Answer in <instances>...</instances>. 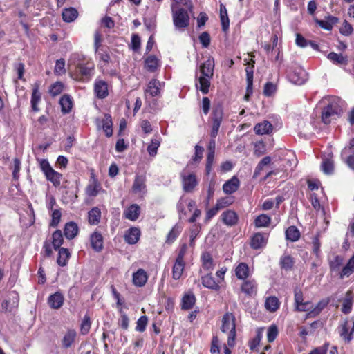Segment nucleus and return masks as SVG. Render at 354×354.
Returning <instances> with one entry per match:
<instances>
[{"label":"nucleus","instance_id":"nucleus-1","mask_svg":"<svg viewBox=\"0 0 354 354\" xmlns=\"http://www.w3.org/2000/svg\"><path fill=\"white\" fill-rule=\"evenodd\" d=\"M321 103L324 105L322 111V120L326 124H330L333 120H336L342 112V101L339 97H325L322 100Z\"/></svg>","mask_w":354,"mask_h":354},{"label":"nucleus","instance_id":"nucleus-2","mask_svg":"<svg viewBox=\"0 0 354 354\" xmlns=\"http://www.w3.org/2000/svg\"><path fill=\"white\" fill-rule=\"evenodd\" d=\"M214 70V59L213 57H209L200 66V72L201 76L198 78L200 84V91L203 94L209 93V88L210 86V80L213 77Z\"/></svg>","mask_w":354,"mask_h":354},{"label":"nucleus","instance_id":"nucleus-3","mask_svg":"<svg viewBox=\"0 0 354 354\" xmlns=\"http://www.w3.org/2000/svg\"><path fill=\"white\" fill-rule=\"evenodd\" d=\"M221 330L223 333H228L227 345L233 347L235 344L236 336L235 317L232 313H226L222 318V326Z\"/></svg>","mask_w":354,"mask_h":354},{"label":"nucleus","instance_id":"nucleus-4","mask_svg":"<svg viewBox=\"0 0 354 354\" xmlns=\"http://www.w3.org/2000/svg\"><path fill=\"white\" fill-rule=\"evenodd\" d=\"M171 12L173 23L175 28L178 30H184L189 26L190 17L189 12L183 8H175L171 6Z\"/></svg>","mask_w":354,"mask_h":354},{"label":"nucleus","instance_id":"nucleus-5","mask_svg":"<svg viewBox=\"0 0 354 354\" xmlns=\"http://www.w3.org/2000/svg\"><path fill=\"white\" fill-rule=\"evenodd\" d=\"M223 108L221 104L218 103L214 105L211 114L212 130L210 136L212 138H215L218 135L219 128L223 121Z\"/></svg>","mask_w":354,"mask_h":354},{"label":"nucleus","instance_id":"nucleus-6","mask_svg":"<svg viewBox=\"0 0 354 354\" xmlns=\"http://www.w3.org/2000/svg\"><path fill=\"white\" fill-rule=\"evenodd\" d=\"M40 168L46 179L50 181L55 187L60 185L62 174L55 171L47 160L44 159L41 160Z\"/></svg>","mask_w":354,"mask_h":354},{"label":"nucleus","instance_id":"nucleus-7","mask_svg":"<svg viewBox=\"0 0 354 354\" xmlns=\"http://www.w3.org/2000/svg\"><path fill=\"white\" fill-rule=\"evenodd\" d=\"M146 181L145 175H136L131 187L132 192L140 197H143L147 192Z\"/></svg>","mask_w":354,"mask_h":354},{"label":"nucleus","instance_id":"nucleus-8","mask_svg":"<svg viewBox=\"0 0 354 354\" xmlns=\"http://www.w3.org/2000/svg\"><path fill=\"white\" fill-rule=\"evenodd\" d=\"M288 76L291 82L301 85L306 82L308 75L303 68L297 66L290 71Z\"/></svg>","mask_w":354,"mask_h":354},{"label":"nucleus","instance_id":"nucleus-9","mask_svg":"<svg viewBox=\"0 0 354 354\" xmlns=\"http://www.w3.org/2000/svg\"><path fill=\"white\" fill-rule=\"evenodd\" d=\"M180 178L182 179V184L183 190L185 192H192L198 185V180L194 174H185L184 171L181 172Z\"/></svg>","mask_w":354,"mask_h":354},{"label":"nucleus","instance_id":"nucleus-10","mask_svg":"<svg viewBox=\"0 0 354 354\" xmlns=\"http://www.w3.org/2000/svg\"><path fill=\"white\" fill-rule=\"evenodd\" d=\"M165 86V82H161L157 79H152L147 84L145 91V97H158L160 95L161 87Z\"/></svg>","mask_w":354,"mask_h":354},{"label":"nucleus","instance_id":"nucleus-11","mask_svg":"<svg viewBox=\"0 0 354 354\" xmlns=\"http://www.w3.org/2000/svg\"><path fill=\"white\" fill-rule=\"evenodd\" d=\"M268 239V234L266 233L257 232L254 234L251 240V248L257 250L264 247Z\"/></svg>","mask_w":354,"mask_h":354},{"label":"nucleus","instance_id":"nucleus-12","mask_svg":"<svg viewBox=\"0 0 354 354\" xmlns=\"http://www.w3.org/2000/svg\"><path fill=\"white\" fill-rule=\"evenodd\" d=\"M91 245L93 250L100 252L103 249L104 239L102 234L98 231H95L90 236Z\"/></svg>","mask_w":354,"mask_h":354},{"label":"nucleus","instance_id":"nucleus-13","mask_svg":"<svg viewBox=\"0 0 354 354\" xmlns=\"http://www.w3.org/2000/svg\"><path fill=\"white\" fill-rule=\"evenodd\" d=\"M203 286L208 289L218 291L220 290V281H215L211 273H207L201 277Z\"/></svg>","mask_w":354,"mask_h":354},{"label":"nucleus","instance_id":"nucleus-14","mask_svg":"<svg viewBox=\"0 0 354 354\" xmlns=\"http://www.w3.org/2000/svg\"><path fill=\"white\" fill-rule=\"evenodd\" d=\"M221 218L223 223L227 226L232 227L235 225L239 221L237 214L232 210H227L222 213Z\"/></svg>","mask_w":354,"mask_h":354},{"label":"nucleus","instance_id":"nucleus-15","mask_svg":"<svg viewBox=\"0 0 354 354\" xmlns=\"http://www.w3.org/2000/svg\"><path fill=\"white\" fill-rule=\"evenodd\" d=\"M64 301V295L59 292H56L48 298V304L53 309H59L63 306Z\"/></svg>","mask_w":354,"mask_h":354},{"label":"nucleus","instance_id":"nucleus-16","mask_svg":"<svg viewBox=\"0 0 354 354\" xmlns=\"http://www.w3.org/2000/svg\"><path fill=\"white\" fill-rule=\"evenodd\" d=\"M94 91L98 98L104 99L108 94V84L104 80H96L94 85Z\"/></svg>","mask_w":354,"mask_h":354},{"label":"nucleus","instance_id":"nucleus-17","mask_svg":"<svg viewBox=\"0 0 354 354\" xmlns=\"http://www.w3.org/2000/svg\"><path fill=\"white\" fill-rule=\"evenodd\" d=\"M77 337V332L75 329H68L62 339V346L64 348H70L75 342Z\"/></svg>","mask_w":354,"mask_h":354},{"label":"nucleus","instance_id":"nucleus-18","mask_svg":"<svg viewBox=\"0 0 354 354\" xmlns=\"http://www.w3.org/2000/svg\"><path fill=\"white\" fill-rule=\"evenodd\" d=\"M140 230L136 227H133L129 228L124 234V240L125 241L130 244H136L140 239Z\"/></svg>","mask_w":354,"mask_h":354},{"label":"nucleus","instance_id":"nucleus-19","mask_svg":"<svg viewBox=\"0 0 354 354\" xmlns=\"http://www.w3.org/2000/svg\"><path fill=\"white\" fill-rule=\"evenodd\" d=\"M239 185L240 181L239 178L236 176H234L223 184V190L225 194H231L239 189Z\"/></svg>","mask_w":354,"mask_h":354},{"label":"nucleus","instance_id":"nucleus-20","mask_svg":"<svg viewBox=\"0 0 354 354\" xmlns=\"http://www.w3.org/2000/svg\"><path fill=\"white\" fill-rule=\"evenodd\" d=\"M39 84L35 83L33 86L32 95H31V107L33 111L38 112L39 109L38 108V104L41 101V93L39 91Z\"/></svg>","mask_w":354,"mask_h":354},{"label":"nucleus","instance_id":"nucleus-21","mask_svg":"<svg viewBox=\"0 0 354 354\" xmlns=\"http://www.w3.org/2000/svg\"><path fill=\"white\" fill-rule=\"evenodd\" d=\"M147 279V274L143 269H138V271L133 274V283L138 287L144 286Z\"/></svg>","mask_w":354,"mask_h":354},{"label":"nucleus","instance_id":"nucleus-22","mask_svg":"<svg viewBox=\"0 0 354 354\" xmlns=\"http://www.w3.org/2000/svg\"><path fill=\"white\" fill-rule=\"evenodd\" d=\"M140 214V207L137 204L131 205L124 212V216L127 219L136 221Z\"/></svg>","mask_w":354,"mask_h":354},{"label":"nucleus","instance_id":"nucleus-23","mask_svg":"<svg viewBox=\"0 0 354 354\" xmlns=\"http://www.w3.org/2000/svg\"><path fill=\"white\" fill-rule=\"evenodd\" d=\"M272 124L267 120L257 124L254 128L255 133L258 135L269 134L272 131Z\"/></svg>","mask_w":354,"mask_h":354},{"label":"nucleus","instance_id":"nucleus-24","mask_svg":"<svg viewBox=\"0 0 354 354\" xmlns=\"http://www.w3.org/2000/svg\"><path fill=\"white\" fill-rule=\"evenodd\" d=\"M78 226L74 222H68L65 225L64 233L66 239H73L78 233Z\"/></svg>","mask_w":354,"mask_h":354},{"label":"nucleus","instance_id":"nucleus-25","mask_svg":"<svg viewBox=\"0 0 354 354\" xmlns=\"http://www.w3.org/2000/svg\"><path fill=\"white\" fill-rule=\"evenodd\" d=\"M101 210L97 207H93L88 212V222L90 225H96L100 222Z\"/></svg>","mask_w":354,"mask_h":354},{"label":"nucleus","instance_id":"nucleus-26","mask_svg":"<svg viewBox=\"0 0 354 354\" xmlns=\"http://www.w3.org/2000/svg\"><path fill=\"white\" fill-rule=\"evenodd\" d=\"M330 299L327 298L319 301L315 307L313 306V309L310 312L306 315V318L314 317L319 315L321 311L329 304Z\"/></svg>","mask_w":354,"mask_h":354},{"label":"nucleus","instance_id":"nucleus-27","mask_svg":"<svg viewBox=\"0 0 354 354\" xmlns=\"http://www.w3.org/2000/svg\"><path fill=\"white\" fill-rule=\"evenodd\" d=\"M201 261L203 268L207 272H211L214 268V261L212 255L208 252H205L201 254Z\"/></svg>","mask_w":354,"mask_h":354},{"label":"nucleus","instance_id":"nucleus-28","mask_svg":"<svg viewBox=\"0 0 354 354\" xmlns=\"http://www.w3.org/2000/svg\"><path fill=\"white\" fill-rule=\"evenodd\" d=\"M159 66V60L153 55L148 56L145 60V68L149 72H155Z\"/></svg>","mask_w":354,"mask_h":354},{"label":"nucleus","instance_id":"nucleus-29","mask_svg":"<svg viewBox=\"0 0 354 354\" xmlns=\"http://www.w3.org/2000/svg\"><path fill=\"white\" fill-rule=\"evenodd\" d=\"M241 289L245 295L251 296L256 292L257 283L254 280L244 281L241 285Z\"/></svg>","mask_w":354,"mask_h":354},{"label":"nucleus","instance_id":"nucleus-30","mask_svg":"<svg viewBox=\"0 0 354 354\" xmlns=\"http://www.w3.org/2000/svg\"><path fill=\"white\" fill-rule=\"evenodd\" d=\"M183 230V227L178 223L176 224L169 231L167 236L166 243L171 244L174 243L178 236L180 235Z\"/></svg>","mask_w":354,"mask_h":354},{"label":"nucleus","instance_id":"nucleus-31","mask_svg":"<svg viewBox=\"0 0 354 354\" xmlns=\"http://www.w3.org/2000/svg\"><path fill=\"white\" fill-rule=\"evenodd\" d=\"M77 10L72 7L64 8L62 11V18L65 22H72L77 19Z\"/></svg>","mask_w":354,"mask_h":354},{"label":"nucleus","instance_id":"nucleus-32","mask_svg":"<svg viewBox=\"0 0 354 354\" xmlns=\"http://www.w3.org/2000/svg\"><path fill=\"white\" fill-rule=\"evenodd\" d=\"M220 18L222 26V30L226 32L229 29L230 20L227 15V11L223 4L220 5Z\"/></svg>","mask_w":354,"mask_h":354},{"label":"nucleus","instance_id":"nucleus-33","mask_svg":"<svg viewBox=\"0 0 354 354\" xmlns=\"http://www.w3.org/2000/svg\"><path fill=\"white\" fill-rule=\"evenodd\" d=\"M196 302V297L192 293L186 294L183 296L181 301V308L183 310H189L192 308Z\"/></svg>","mask_w":354,"mask_h":354},{"label":"nucleus","instance_id":"nucleus-34","mask_svg":"<svg viewBox=\"0 0 354 354\" xmlns=\"http://www.w3.org/2000/svg\"><path fill=\"white\" fill-rule=\"evenodd\" d=\"M280 302L277 297H268L265 301L266 310L271 313L277 311L279 308Z\"/></svg>","mask_w":354,"mask_h":354},{"label":"nucleus","instance_id":"nucleus-35","mask_svg":"<svg viewBox=\"0 0 354 354\" xmlns=\"http://www.w3.org/2000/svg\"><path fill=\"white\" fill-rule=\"evenodd\" d=\"M335 169L334 161L331 158L323 159L321 164V170L327 175L333 174Z\"/></svg>","mask_w":354,"mask_h":354},{"label":"nucleus","instance_id":"nucleus-36","mask_svg":"<svg viewBox=\"0 0 354 354\" xmlns=\"http://www.w3.org/2000/svg\"><path fill=\"white\" fill-rule=\"evenodd\" d=\"M327 57L335 64L346 66L348 64L347 57L344 56L342 54L331 52L327 55Z\"/></svg>","mask_w":354,"mask_h":354},{"label":"nucleus","instance_id":"nucleus-37","mask_svg":"<svg viewBox=\"0 0 354 354\" xmlns=\"http://www.w3.org/2000/svg\"><path fill=\"white\" fill-rule=\"evenodd\" d=\"M59 104L62 107V112L64 114L68 113L72 109L73 102L68 95H64L59 100Z\"/></svg>","mask_w":354,"mask_h":354},{"label":"nucleus","instance_id":"nucleus-38","mask_svg":"<svg viewBox=\"0 0 354 354\" xmlns=\"http://www.w3.org/2000/svg\"><path fill=\"white\" fill-rule=\"evenodd\" d=\"M235 274L239 279H245L249 277V267L245 263H240L235 268Z\"/></svg>","mask_w":354,"mask_h":354},{"label":"nucleus","instance_id":"nucleus-39","mask_svg":"<svg viewBox=\"0 0 354 354\" xmlns=\"http://www.w3.org/2000/svg\"><path fill=\"white\" fill-rule=\"evenodd\" d=\"M185 261H175L174 265L172 269V277L175 280L179 279L183 272L185 268Z\"/></svg>","mask_w":354,"mask_h":354},{"label":"nucleus","instance_id":"nucleus-40","mask_svg":"<svg viewBox=\"0 0 354 354\" xmlns=\"http://www.w3.org/2000/svg\"><path fill=\"white\" fill-rule=\"evenodd\" d=\"M71 256V254L68 249L61 248L59 250L58 257L57 263L59 266H65L68 263V260Z\"/></svg>","mask_w":354,"mask_h":354},{"label":"nucleus","instance_id":"nucleus-41","mask_svg":"<svg viewBox=\"0 0 354 354\" xmlns=\"http://www.w3.org/2000/svg\"><path fill=\"white\" fill-rule=\"evenodd\" d=\"M286 238L292 242L297 241L300 238V232L295 226H290L286 230Z\"/></svg>","mask_w":354,"mask_h":354},{"label":"nucleus","instance_id":"nucleus-42","mask_svg":"<svg viewBox=\"0 0 354 354\" xmlns=\"http://www.w3.org/2000/svg\"><path fill=\"white\" fill-rule=\"evenodd\" d=\"M352 293L351 291L348 290L346 292V297L343 301L342 312L344 314L350 313L352 310Z\"/></svg>","mask_w":354,"mask_h":354},{"label":"nucleus","instance_id":"nucleus-43","mask_svg":"<svg viewBox=\"0 0 354 354\" xmlns=\"http://www.w3.org/2000/svg\"><path fill=\"white\" fill-rule=\"evenodd\" d=\"M64 241L63 235L60 230H55L52 235V245L55 250H59Z\"/></svg>","mask_w":354,"mask_h":354},{"label":"nucleus","instance_id":"nucleus-44","mask_svg":"<svg viewBox=\"0 0 354 354\" xmlns=\"http://www.w3.org/2000/svg\"><path fill=\"white\" fill-rule=\"evenodd\" d=\"M294 264V259L290 255L284 254L280 259V265L282 269L290 270L293 268Z\"/></svg>","mask_w":354,"mask_h":354},{"label":"nucleus","instance_id":"nucleus-45","mask_svg":"<svg viewBox=\"0 0 354 354\" xmlns=\"http://www.w3.org/2000/svg\"><path fill=\"white\" fill-rule=\"evenodd\" d=\"M354 272V254L348 260L346 266L342 268L340 273V278L343 279L344 277H348Z\"/></svg>","mask_w":354,"mask_h":354},{"label":"nucleus","instance_id":"nucleus-46","mask_svg":"<svg viewBox=\"0 0 354 354\" xmlns=\"http://www.w3.org/2000/svg\"><path fill=\"white\" fill-rule=\"evenodd\" d=\"M112 120L110 115H105L104 118L102 120L103 129L106 133V136L110 137L113 134L112 129Z\"/></svg>","mask_w":354,"mask_h":354},{"label":"nucleus","instance_id":"nucleus-47","mask_svg":"<svg viewBox=\"0 0 354 354\" xmlns=\"http://www.w3.org/2000/svg\"><path fill=\"white\" fill-rule=\"evenodd\" d=\"M271 218L266 214L258 216L255 219V225L257 227H267L270 224Z\"/></svg>","mask_w":354,"mask_h":354},{"label":"nucleus","instance_id":"nucleus-48","mask_svg":"<svg viewBox=\"0 0 354 354\" xmlns=\"http://www.w3.org/2000/svg\"><path fill=\"white\" fill-rule=\"evenodd\" d=\"M91 326V322L89 316L88 315H84L80 325L81 334L84 335L88 334L90 331Z\"/></svg>","mask_w":354,"mask_h":354},{"label":"nucleus","instance_id":"nucleus-49","mask_svg":"<svg viewBox=\"0 0 354 354\" xmlns=\"http://www.w3.org/2000/svg\"><path fill=\"white\" fill-rule=\"evenodd\" d=\"M252 67H247L245 68L246 72V80H247V88L246 91L248 93H252V84H253V68Z\"/></svg>","mask_w":354,"mask_h":354},{"label":"nucleus","instance_id":"nucleus-50","mask_svg":"<svg viewBox=\"0 0 354 354\" xmlns=\"http://www.w3.org/2000/svg\"><path fill=\"white\" fill-rule=\"evenodd\" d=\"M100 189V185L95 181L91 184H89L86 188V193L88 196H96L98 194Z\"/></svg>","mask_w":354,"mask_h":354},{"label":"nucleus","instance_id":"nucleus-51","mask_svg":"<svg viewBox=\"0 0 354 354\" xmlns=\"http://www.w3.org/2000/svg\"><path fill=\"white\" fill-rule=\"evenodd\" d=\"M63 83L61 82H56L50 86L49 88V93L53 97H55L61 94L63 91Z\"/></svg>","mask_w":354,"mask_h":354},{"label":"nucleus","instance_id":"nucleus-52","mask_svg":"<svg viewBox=\"0 0 354 354\" xmlns=\"http://www.w3.org/2000/svg\"><path fill=\"white\" fill-rule=\"evenodd\" d=\"M148 323V317L146 315L141 316L136 322V330L142 333L145 330Z\"/></svg>","mask_w":354,"mask_h":354},{"label":"nucleus","instance_id":"nucleus-53","mask_svg":"<svg viewBox=\"0 0 354 354\" xmlns=\"http://www.w3.org/2000/svg\"><path fill=\"white\" fill-rule=\"evenodd\" d=\"M347 324H348V321H345L344 322V324H342L340 330H339V335L343 339L347 340L348 342H350L353 338V337H352L353 333L351 332L350 334H348V328Z\"/></svg>","mask_w":354,"mask_h":354},{"label":"nucleus","instance_id":"nucleus-54","mask_svg":"<svg viewBox=\"0 0 354 354\" xmlns=\"http://www.w3.org/2000/svg\"><path fill=\"white\" fill-rule=\"evenodd\" d=\"M271 162V158L270 156L264 157L257 165L255 168L254 176H257L261 171L263 169V167L269 165Z\"/></svg>","mask_w":354,"mask_h":354},{"label":"nucleus","instance_id":"nucleus-55","mask_svg":"<svg viewBox=\"0 0 354 354\" xmlns=\"http://www.w3.org/2000/svg\"><path fill=\"white\" fill-rule=\"evenodd\" d=\"M160 146V142L156 139L151 140V143L147 147V151L151 156H155L157 154L158 149Z\"/></svg>","mask_w":354,"mask_h":354},{"label":"nucleus","instance_id":"nucleus-56","mask_svg":"<svg viewBox=\"0 0 354 354\" xmlns=\"http://www.w3.org/2000/svg\"><path fill=\"white\" fill-rule=\"evenodd\" d=\"M120 318L119 319V324L122 329L127 330L129 328V319L122 308L120 309Z\"/></svg>","mask_w":354,"mask_h":354},{"label":"nucleus","instance_id":"nucleus-57","mask_svg":"<svg viewBox=\"0 0 354 354\" xmlns=\"http://www.w3.org/2000/svg\"><path fill=\"white\" fill-rule=\"evenodd\" d=\"M266 145L263 142L259 141L254 144V153L257 156L259 157L266 153Z\"/></svg>","mask_w":354,"mask_h":354},{"label":"nucleus","instance_id":"nucleus-58","mask_svg":"<svg viewBox=\"0 0 354 354\" xmlns=\"http://www.w3.org/2000/svg\"><path fill=\"white\" fill-rule=\"evenodd\" d=\"M62 216V213L59 209H54L53 210L52 214H51V221H50V226L52 227H57L60 222Z\"/></svg>","mask_w":354,"mask_h":354},{"label":"nucleus","instance_id":"nucleus-59","mask_svg":"<svg viewBox=\"0 0 354 354\" xmlns=\"http://www.w3.org/2000/svg\"><path fill=\"white\" fill-rule=\"evenodd\" d=\"M278 335V329L275 325L270 326L268 329L267 338L269 342H272Z\"/></svg>","mask_w":354,"mask_h":354},{"label":"nucleus","instance_id":"nucleus-60","mask_svg":"<svg viewBox=\"0 0 354 354\" xmlns=\"http://www.w3.org/2000/svg\"><path fill=\"white\" fill-rule=\"evenodd\" d=\"M54 72L58 75H62L66 73L65 70V61L64 59H59L57 60Z\"/></svg>","mask_w":354,"mask_h":354},{"label":"nucleus","instance_id":"nucleus-61","mask_svg":"<svg viewBox=\"0 0 354 354\" xmlns=\"http://www.w3.org/2000/svg\"><path fill=\"white\" fill-rule=\"evenodd\" d=\"M313 309V304L310 301L302 302L301 304L295 306V310L299 312H310Z\"/></svg>","mask_w":354,"mask_h":354},{"label":"nucleus","instance_id":"nucleus-62","mask_svg":"<svg viewBox=\"0 0 354 354\" xmlns=\"http://www.w3.org/2000/svg\"><path fill=\"white\" fill-rule=\"evenodd\" d=\"M199 41L203 48H207L210 44V36L207 32H202L199 36Z\"/></svg>","mask_w":354,"mask_h":354},{"label":"nucleus","instance_id":"nucleus-63","mask_svg":"<svg viewBox=\"0 0 354 354\" xmlns=\"http://www.w3.org/2000/svg\"><path fill=\"white\" fill-rule=\"evenodd\" d=\"M195 149V153L194 156L192 158V160L194 162H200L201 160L203 158V153L204 151V149L203 147L196 145L194 147Z\"/></svg>","mask_w":354,"mask_h":354},{"label":"nucleus","instance_id":"nucleus-64","mask_svg":"<svg viewBox=\"0 0 354 354\" xmlns=\"http://www.w3.org/2000/svg\"><path fill=\"white\" fill-rule=\"evenodd\" d=\"M349 154H354V138L350 140L348 145L342 151V156Z\"/></svg>","mask_w":354,"mask_h":354}]
</instances>
